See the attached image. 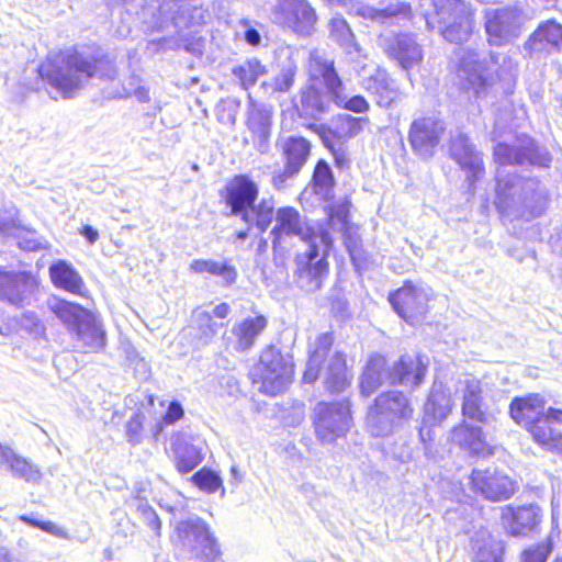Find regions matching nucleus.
I'll return each mask as SVG.
<instances>
[{"mask_svg": "<svg viewBox=\"0 0 562 562\" xmlns=\"http://www.w3.org/2000/svg\"><path fill=\"white\" fill-rule=\"evenodd\" d=\"M329 34L349 55L358 54V58L352 60L353 70L362 89L374 95L379 106L390 108L394 102L402 99V92L387 72L381 69L378 64L361 55V48L355 42V35L345 19L333 18L329 22Z\"/></svg>", "mask_w": 562, "mask_h": 562, "instance_id": "obj_1", "label": "nucleus"}, {"mask_svg": "<svg viewBox=\"0 0 562 562\" xmlns=\"http://www.w3.org/2000/svg\"><path fill=\"white\" fill-rule=\"evenodd\" d=\"M38 72L64 98H72L98 74V66L93 57L69 48L50 53Z\"/></svg>", "mask_w": 562, "mask_h": 562, "instance_id": "obj_2", "label": "nucleus"}, {"mask_svg": "<svg viewBox=\"0 0 562 562\" xmlns=\"http://www.w3.org/2000/svg\"><path fill=\"white\" fill-rule=\"evenodd\" d=\"M515 65L510 58L491 54L488 59H481L476 52H464L460 57L458 76L467 91L472 90L476 98L486 94L495 78H513Z\"/></svg>", "mask_w": 562, "mask_h": 562, "instance_id": "obj_3", "label": "nucleus"}, {"mask_svg": "<svg viewBox=\"0 0 562 562\" xmlns=\"http://www.w3.org/2000/svg\"><path fill=\"white\" fill-rule=\"evenodd\" d=\"M546 196L535 179H521L515 175L503 178L497 175L495 205L502 214L512 210L519 212L520 206L530 209L532 216L542 213Z\"/></svg>", "mask_w": 562, "mask_h": 562, "instance_id": "obj_4", "label": "nucleus"}, {"mask_svg": "<svg viewBox=\"0 0 562 562\" xmlns=\"http://www.w3.org/2000/svg\"><path fill=\"white\" fill-rule=\"evenodd\" d=\"M307 243V249L296 255V272L300 286L307 292L322 288L328 274L327 254L333 238L327 231L318 229V235Z\"/></svg>", "mask_w": 562, "mask_h": 562, "instance_id": "obj_5", "label": "nucleus"}, {"mask_svg": "<svg viewBox=\"0 0 562 562\" xmlns=\"http://www.w3.org/2000/svg\"><path fill=\"white\" fill-rule=\"evenodd\" d=\"M435 15L427 18V25L437 29L445 40L462 43L469 40L474 29L473 12L462 0H432Z\"/></svg>", "mask_w": 562, "mask_h": 562, "instance_id": "obj_6", "label": "nucleus"}, {"mask_svg": "<svg viewBox=\"0 0 562 562\" xmlns=\"http://www.w3.org/2000/svg\"><path fill=\"white\" fill-rule=\"evenodd\" d=\"M176 540L200 562H215L221 547L210 526L198 516L178 520L175 526Z\"/></svg>", "mask_w": 562, "mask_h": 562, "instance_id": "obj_7", "label": "nucleus"}, {"mask_svg": "<svg viewBox=\"0 0 562 562\" xmlns=\"http://www.w3.org/2000/svg\"><path fill=\"white\" fill-rule=\"evenodd\" d=\"M254 382L259 383V391L276 396L286 390L294 375L293 363L276 347L262 350L259 363L252 370Z\"/></svg>", "mask_w": 562, "mask_h": 562, "instance_id": "obj_8", "label": "nucleus"}, {"mask_svg": "<svg viewBox=\"0 0 562 562\" xmlns=\"http://www.w3.org/2000/svg\"><path fill=\"white\" fill-rule=\"evenodd\" d=\"M314 425L317 438L324 443H331L345 436L352 426L349 402L318 403Z\"/></svg>", "mask_w": 562, "mask_h": 562, "instance_id": "obj_9", "label": "nucleus"}, {"mask_svg": "<svg viewBox=\"0 0 562 562\" xmlns=\"http://www.w3.org/2000/svg\"><path fill=\"white\" fill-rule=\"evenodd\" d=\"M316 235L318 231L295 207L282 206L276 211L274 225L270 232L274 250L285 248L293 237L307 241Z\"/></svg>", "mask_w": 562, "mask_h": 562, "instance_id": "obj_10", "label": "nucleus"}, {"mask_svg": "<svg viewBox=\"0 0 562 562\" xmlns=\"http://www.w3.org/2000/svg\"><path fill=\"white\" fill-rule=\"evenodd\" d=\"M522 15L517 9L499 8L485 12V31L492 45L512 43L521 32Z\"/></svg>", "mask_w": 562, "mask_h": 562, "instance_id": "obj_11", "label": "nucleus"}, {"mask_svg": "<svg viewBox=\"0 0 562 562\" xmlns=\"http://www.w3.org/2000/svg\"><path fill=\"white\" fill-rule=\"evenodd\" d=\"M446 132L445 123L436 116H424L413 121L408 140L416 155L423 159L431 158Z\"/></svg>", "mask_w": 562, "mask_h": 562, "instance_id": "obj_12", "label": "nucleus"}, {"mask_svg": "<svg viewBox=\"0 0 562 562\" xmlns=\"http://www.w3.org/2000/svg\"><path fill=\"white\" fill-rule=\"evenodd\" d=\"M272 20L299 33L308 34L317 16L305 0H278L272 10Z\"/></svg>", "mask_w": 562, "mask_h": 562, "instance_id": "obj_13", "label": "nucleus"}, {"mask_svg": "<svg viewBox=\"0 0 562 562\" xmlns=\"http://www.w3.org/2000/svg\"><path fill=\"white\" fill-rule=\"evenodd\" d=\"M394 311L407 323L415 324L427 313L429 293L424 288L405 284L389 296Z\"/></svg>", "mask_w": 562, "mask_h": 562, "instance_id": "obj_14", "label": "nucleus"}, {"mask_svg": "<svg viewBox=\"0 0 562 562\" xmlns=\"http://www.w3.org/2000/svg\"><path fill=\"white\" fill-rule=\"evenodd\" d=\"M471 484L474 492L492 502L508 499L516 491V485L509 476L491 470H474L471 474Z\"/></svg>", "mask_w": 562, "mask_h": 562, "instance_id": "obj_15", "label": "nucleus"}, {"mask_svg": "<svg viewBox=\"0 0 562 562\" xmlns=\"http://www.w3.org/2000/svg\"><path fill=\"white\" fill-rule=\"evenodd\" d=\"M450 157L465 172V181L472 188L484 175L481 154L462 133H458L450 142Z\"/></svg>", "mask_w": 562, "mask_h": 562, "instance_id": "obj_16", "label": "nucleus"}, {"mask_svg": "<svg viewBox=\"0 0 562 562\" xmlns=\"http://www.w3.org/2000/svg\"><path fill=\"white\" fill-rule=\"evenodd\" d=\"M542 518L541 509L537 505L513 507L504 506L501 521L507 533L518 537L527 536L533 531Z\"/></svg>", "mask_w": 562, "mask_h": 562, "instance_id": "obj_17", "label": "nucleus"}, {"mask_svg": "<svg viewBox=\"0 0 562 562\" xmlns=\"http://www.w3.org/2000/svg\"><path fill=\"white\" fill-rule=\"evenodd\" d=\"M531 436L542 449L562 454V409L549 408L531 427Z\"/></svg>", "mask_w": 562, "mask_h": 562, "instance_id": "obj_18", "label": "nucleus"}, {"mask_svg": "<svg viewBox=\"0 0 562 562\" xmlns=\"http://www.w3.org/2000/svg\"><path fill=\"white\" fill-rule=\"evenodd\" d=\"M456 393L462 397V415L479 423L486 422L483 409L482 382L471 374H463L457 383Z\"/></svg>", "mask_w": 562, "mask_h": 562, "instance_id": "obj_19", "label": "nucleus"}, {"mask_svg": "<svg viewBox=\"0 0 562 562\" xmlns=\"http://www.w3.org/2000/svg\"><path fill=\"white\" fill-rule=\"evenodd\" d=\"M428 361L423 356L404 355L387 372L392 384L416 387L424 381Z\"/></svg>", "mask_w": 562, "mask_h": 562, "instance_id": "obj_20", "label": "nucleus"}, {"mask_svg": "<svg viewBox=\"0 0 562 562\" xmlns=\"http://www.w3.org/2000/svg\"><path fill=\"white\" fill-rule=\"evenodd\" d=\"M226 203L235 216L241 217L259 194L258 184L245 175L234 177L226 187Z\"/></svg>", "mask_w": 562, "mask_h": 562, "instance_id": "obj_21", "label": "nucleus"}, {"mask_svg": "<svg viewBox=\"0 0 562 562\" xmlns=\"http://www.w3.org/2000/svg\"><path fill=\"white\" fill-rule=\"evenodd\" d=\"M76 347L85 352L102 351L106 345V333L102 322L93 314L89 313L74 329Z\"/></svg>", "mask_w": 562, "mask_h": 562, "instance_id": "obj_22", "label": "nucleus"}, {"mask_svg": "<svg viewBox=\"0 0 562 562\" xmlns=\"http://www.w3.org/2000/svg\"><path fill=\"white\" fill-rule=\"evenodd\" d=\"M0 464L12 477L25 483L38 485L43 480V473L35 463L2 443H0Z\"/></svg>", "mask_w": 562, "mask_h": 562, "instance_id": "obj_23", "label": "nucleus"}, {"mask_svg": "<svg viewBox=\"0 0 562 562\" xmlns=\"http://www.w3.org/2000/svg\"><path fill=\"white\" fill-rule=\"evenodd\" d=\"M307 71L311 80L321 79L323 81L330 97L339 89H345V85L335 69L334 60L318 50L311 52Z\"/></svg>", "mask_w": 562, "mask_h": 562, "instance_id": "obj_24", "label": "nucleus"}, {"mask_svg": "<svg viewBox=\"0 0 562 562\" xmlns=\"http://www.w3.org/2000/svg\"><path fill=\"white\" fill-rule=\"evenodd\" d=\"M272 111L265 105L250 103L247 126L252 135V144L258 151L265 154L269 149Z\"/></svg>", "mask_w": 562, "mask_h": 562, "instance_id": "obj_25", "label": "nucleus"}, {"mask_svg": "<svg viewBox=\"0 0 562 562\" xmlns=\"http://www.w3.org/2000/svg\"><path fill=\"white\" fill-rule=\"evenodd\" d=\"M34 289V279L25 272H10L2 288L0 300L14 306H24L30 303Z\"/></svg>", "mask_w": 562, "mask_h": 562, "instance_id": "obj_26", "label": "nucleus"}, {"mask_svg": "<svg viewBox=\"0 0 562 562\" xmlns=\"http://www.w3.org/2000/svg\"><path fill=\"white\" fill-rule=\"evenodd\" d=\"M543 398L538 394L515 398L510 404V415L517 424L531 434V427L546 416Z\"/></svg>", "mask_w": 562, "mask_h": 562, "instance_id": "obj_27", "label": "nucleus"}, {"mask_svg": "<svg viewBox=\"0 0 562 562\" xmlns=\"http://www.w3.org/2000/svg\"><path fill=\"white\" fill-rule=\"evenodd\" d=\"M518 143L515 145L497 144L494 148L495 160L499 165L538 164L533 140L525 137L519 139Z\"/></svg>", "mask_w": 562, "mask_h": 562, "instance_id": "obj_28", "label": "nucleus"}, {"mask_svg": "<svg viewBox=\"0 0 562 562\" xmlns=\"http://www.w3.org/2000/svg\"><path fill=\"white\" fill-rule=\"evenodd\" d=\"M452 402L442 383L435 382L424 407V425L440 424L451 412Z\"/></svg>", "mask_w": 562, "mask_h": 562, "instance_id": "obj_29", "label": "nucleus"}, {"mask_svg": "<svg viewBox=\"0 0 562 562\" xmlns=\"http://www.w3.org/2000/svg\"><path fill=\"white\" fill-rule=\"evenodd\" d=\"M387 53L395 58L402 68L409 69L423 59V53L415 38L408 34H401L387 45Z\"/></svg>", "mask_w": 562, "mask_h": 562, "instance_id": "obj_30", "label": "nucleus"}, {"mask_svg": "<svg viewBox=\"0 0 562 562\" xmlns=\"http://www.w3.org/2000/svg\"><path fill=\"white\" fill-rule=\"evenodd\" d=\"M530 52H542L547 49L562 50V25L554 21L541 24L526 43Z\"/></svg>", "mask_w": 562, "mask_h": 562, "instance_id": "obj_31", "label": "nucleus"}, {"mask_svg": "<svg viewBox=\"0 0 562 562\" xmlns=\"http://www.w3.org/2000/svg\"><path fill=\"white\" fill-rule=\"evenodd\" d=\"M267 324V318L262 315L247 317L235 324L232 328V334L236 338L235 349L237 351L249 350L258 336L266 329Z\"/></svg>", "mask_w": 562, "mask_h": 562, "instance_id": "obj_32", "label": "nucleus"}, {"mask_svg": "<svg viewBox=\"0 0 562 562\" xmlns=\"http://www.w3.org/2000/svg\"><path fill=\"white\" fill-rule=\"evenodd\" d=\"M53 284L74 294L82 295L86 286L76 269L65 260H58L49 267Z\"/></svg>", "mask_w": 562, "mask_h": 562, "instance_id": "obj_33", "label": "nucleus"}, {"mask_svg": "<svg viewBox=\"0 0 562 562\" xmlns=\"http://www.w3.org/2000/svg\"><path fill=\"white\" fill-rule=\"evenodd\" d=\"M325 387L330 393H339L350 384L346 358L341 352H335L327 360L323 373Z\"/></svg>", "mask_w": 562, "mask_h": 562, "instance_id": "obj_34", "label": "nucleus"}, {"mask_svg": "<svg viewBox=\"0 0 562 562\" xmlns=\"http://www.w3.org/2000/svg\"><path fill=\"white\" fill-rule=\"evenodd\" d=\"M333 345V337L328 333L321 334L314 345L310 347V358L303 380L306 383L316 381L321 373V364L326 360L329 349Z\"/></svg>", "mask_w": 562, "mask_h": 562, "instance_id": "obj_35", "label": "nucleus"}, {"mask_svg": "<svg viewBox=\"0 0 562 562\" xmlns=\"http://www.w3.org/2000/svg\"><path fill=\"white\" fill-rule=\"evenodd\" d=\"M451 439L458 446L473 454H484L488 449L482 435V428L462 423L451 431Z\"/></svg>", "mask_w": 562, "mask_h": 562, "instance_id": "obj_36", "label": "nucleus"}, {"mask_svg": "<svg viewBox=\"0 0 562 562\" xmlns=\"http://www.w3.org/2000/svg\"><path fill=\"white\" fill-rule=\"evenodd\" d=\"M375 402L383 412L389 414L400 425L411 419L413 415V408L408 400L401 392L392 391L382 393L375 398Z\"/></svg>", "mask_w": 562, "mask_h": 562, "instance_id": "obj_37", "label": "nucleus"}, {"mask_svg": "<svg viewBox=\"0 0 562 562\" xmlns=\"http://www.w3.org/2000/svg\"><path fill=\"white\" fill-rule=\"evenodd\" d=\"M311 145L301 136L289 137L283 144V155L285 165L289 167L290 173H299L307 161Z\"/></svg>", "mask_w": 562, "mask_h": 562, "instance_id": "obj_38", "label": "nucleus"}, {"mask_svg": "<svg viewBox=\"0 0 562 562\" xmlns=\"http://www.w3.org/2000/svg\"><path fill=\"white\" fill-rule=\"evenodd\" d=\"M276 211L272 199H262L260 202L254 203L240 218L245 223L258 228L260 233H263L274 221Z\"/></svg>", "mask_w": 562, "mask_h": 562, "instance_id": "obj_39", "label": "nucleus"}, {"mask_svg": "<svg viewBox=\"0 0 562 562\" xmlns=\"http://www.w3.org/2000/svg\"><path fill=\"white\" fill-rule=\"evenodd\" d=\"M385 364L386 361L382 356L375 355L370 358L360 381L363 395H371L387 379Z\"/></svg>", "mask_w": 562, "mask_h": 562, "instance_id": "obj_40", "label": "nucleus"}, {"mask_svg": "<svg viewBox=\"0 0 562 562\" xmlns=\"http://www.w3.org/2000/svg\"><path fill=\"white\" fill-rule=\"evenodd\" d=\"M49 308L70 331L90 313L79 304L56 297L49 302Z\"/></svg>", "mask_w": 562, "mask_h": 562, "instance_id": "obj_41", "label": "nucleus"}, {"mask_svg": "<svg viewBox=\"0 0 562 562\" xmlns=\"http://www.w3.org/2000/svg\"><path fill=\"white\" fill-rule=\"evenodd\" d=\"M398 426L400 424L383 412L374 401V404L369 408L367 415V427L371 435L374 437L389 436Z\"/></svg>", "mask_w": 562, "mask_h": 562, "instance_id": "obj_42", "label": "nucleus"}, {"mask_svg": "<svg viewBox=\"0 0 562 562\" xmlns=\"http://www.w3.org/2000/svg\"><path fill=\"white\" fill-rule=\"evenodd\" d=\"M189 269L193 273L206 272L212 276H218L223 279L225 285L233 284L237 278L236 269L233 266L215 260L196 259L190 263Z\"/></svg>", "mask_w": 562, "mask_h": 562, "instance_id": "obj_43", "label": "nucleus"}, {"mask_svg": "<svg viewBox=\"0 0 562 562\" xmlns=\"http://www.w3.org/2000/svg\"><path fill=\"white\" fill-rule=\"evenodd\" d=\"M296 72V64L290 60L286 65H284L281 68V70L276 76L262 82V88L265 89V92L270 95H274L290 91L294 85Z\"/></svg>", "mask_w": 562, "mask_h": 562, "instance_id": "obj_44", "label": "nucleus"}, {"mask_svg": "<svg viewBox=\"0 0 562 562\" xmlns=\"http://www.w3.org/2000/svg\"><path fill=\"white\" fill-rule=\"evenodd\" d=\"M330 100L328 93L326 94L311 86L302 93V110L306 115L317 119L329 110Z\"/></svg>", "mask_w": 562, "mask_h": 562, "instance_id": "obj_45", "label": "nucleus"}, {"mask_svg": "<svg viewBox=\"0 0 562 562\" xmlns=\"http://www.w3.org/2000/svg\"><path fill=\"white\" fill-rule=\"evenodd\" d=\"M334 177L328 164L324 160L317 162L313 175V190L324 201L334 198Z\"/></svg>", "mask_w": 562, "mask_h": 562, "instance_id": "obj_46", "label": "nucleus"}, {"mask_svg": "<svg viewBox=\"0 0 562 562\" xmlns=\"http://www.w3.org/2000/svg\"><path fill=\"white\" fill-rule=\"evenodd\" d=\"M173 451L179 472L188 473L195 469L202 461L199 451L192 445L178 442L175 445Z\"/></svg>", "mask_w": 562, "mask_h": 562, "instance_id": "obj_47", "label": "nucleus"}, {"mask_svg": "<svg viewBox=\"0 0 562 562\" xmlns=\"http://www.w3.org/2000/svg\"><path fill=\"white\" fill-rule=\"evenodd\" d=\"M220 327H222V325L214 322L207 312H194L192 328L196 330L195 336L202 341V344H209L217 334Z\"/></svg>", "mask_w": 562, "mask_h": 562, "instance_id": "obj_48", "label": "nucleus"}, {"mask_svg": "<svg viewBox=\"0 0 562 562\" xmlns=\"http://www.w3.org/2000/svg\"><path fill=\"white\" fill-rule=\"evenodd\" d=\"M119 351L125 359V363L135 370V373L142 379L149 374L148 363L139 356L138 351L128 340H121Z\"/></svg>", "mask_w": 562, "mask_h": 562, "instance_id": "obj_49", "label": "nucleus"}, {"mask_svg": "<svg viewBox=\"0 0 562 562\" xmlns=\"http://www.w3.org/2000/svg\"><path fill=\"white\" fill-rule=\"evenodd\" d=\"M266 68L258 59H249L234 69V75L240 80L244 89L254 86L258 78L262 76Z\"/></svg>", "mask_w": 562, "mask_h": 562, "instance_id": "obj_50", "label": "nucleus"}, {"mask_svg": "<svg viewBox=\"0 0 562 562\" xmlns=\"http://www.w3.org/2000/svg\"><path fill=\"white\" fill-rule=\"evenodd\" d=\"M358 14L363 18L371 19L373 21L384 22L386 19L397 15L408 16L409 5L405 3L390 5L384 10H378L369 5H361L358 9Z\"/></svg>", "mask_w": 562, "mask_h": 562, "instance_id": "obj_51", "label": "nucleus"}, {"mask_svg": "<svg viewBox=\"0 0 562 562\" xmlns=\"http://www.w3.org/2000/svg\"><path fill=\"white\" fill-rule=\"evenodd\" d=\"M20 234L21 232L15 224L12 221L9 222L4 220L0 211V239L3 241L9 238L20 239ZM18 245L20 248L27 251H34L40 247V243L35 239L19 240Z\"/></svg>", "mask_w": 562, "mask_h": 562, "instance_id": "obj_52", "label": "nucleus"}, {"mask_svg": "<svg viewBox=\"0 0 562 562\" xmlns=\"http://www.w3.org/2000/svg\"><path fill=\"white\" fill-rule=\"evenodd\" d=\"M345 89H339L330 98L331 101L341 109L348 110L355 113H367L370 109L369 102L362 95H353L348 98L344 93Z\"/></svg>", "mask_w": 562, "mask_h": 562, "instance_id": "obj_53", "label": "nucleus"}, {"mask_svg": "<svg viewBox=\"0 0 562 562\" xmlns=\"http://www.w3.org/2000/svg\"><path fill=\"white\" fill-rule=\"evenodd\" d=\"M325 211L328 216L329 225L337 231H342V228L349 226L347 222L348 213H349V202L342 201L339 203H331L325 207Z\"/></svg>", "mask_w": 562, "mask_h": 562, "instance_id": "obj_54", "label": "nucleus"}, {"mask_svg": "<svg viewBox=\"0 0 562 562\" xmlns=\"http://www.w3.org/2000/svg\"><path fill=\"white\" fill-rule=\"evenodd\" d=\"M19 520H21L25 524H29L32 527L40 528L41 530H43L52 536H55L57 538H61V539L68 538L67 530L50 520L42 521V520L35 518L33 515H31V516L21 515V516H19Z\"/></svg>", "mask_w": 562, "mask_h": 562, "instance_id": "obj_55", "label": "nucleus"}, {"mask_svg": "<svg viewBox=\"0 0 562 562\" xmlns=\"http://www.w3.org/2000/svg\"><path fill=\"white\" fill-rule=\"evenodd\" d=\"M192 479L196 486L209 493H214L222 485L221 477L215 472L205 469L196 472Z\"/></svg>", "mask_w": 562, "mask_h": 562, "instance_id": "obj_56", "label": "nucleus"}, {"mask_svg": "<svg viewBox=\"0 0 562 562\" xmlns=\"http://www.w3.org/2000/svg\"><path fill=\"white\" fill-rule=\"evenodd\" d=\"M550 551L549 543L530 547L521 553L520 562H546Z\"/></svg>", "mask_w": 562, "mask_h": 562, "instance_id": "obj_57", "label": "nucleus"}, {"mask_svg": "<svg viewBox=\"0 0 562 562\" xmlns=\"http://www.w3.org/2000/svg\"><path fill=\"white\" fill-rule=\"evenodd\" d=\"M143 420L142 416L135 414L132 416L126 424V436L128 442L133 446L140 443L142 441Z\"/></svg>", "mask_w": 562, "mask_h": 562, "instance_id": "obj_58", "label": "nucleus"}, {"mask_svg": "<svg viewBox=\"0 0 562 562\" xmlns=\"http://www.w3.org/2000/svg\"><path fill=\"white\" fill-rule=\"evenodd\" d=\"M145 524L157 535H160L161 522L156 512L147 504L138 506Z\"/></svg>", "mask_w": 562, "mask_h": 562, "instance_id": "obj_59", "label": "nucleus"}, {"mask_svg": "<svg viewBox=\"0 0 562 562\" xmlns=\"http://www.w3.org/2000/svg\"><path fill=\"white\" fill-rule=\"evenodd\" d=\"M341 232H344L345 244L349 251V255H350L351 259L353 261H356L360 257V252H361L360 251L361 249L359 247L360 239L356 233L351 232L350 226L342 228Z\"/></svg>", "mask_w": 562, "mask_h": 562, "instance_id": "obj_60", "label": "nucleus"}, {"mask_svg": "<svg viewBox=\"0 0 562 562\" xmlns=\"http://www.w3.org/2000/svg\"><path fill=\"white\" fill-rule=\"evenodd\" d=\"M341 122L345 126V135L348 137H353L362 131L363 124L368 123V119L345 115L341 119Z\"/></svg>", "mask_w": 562, "mask_h": 562, "instance_id": "obj_61", "label": "nucleus"}, {"mask_svg": "<svg viewBox=\"0 0 562 562\" xmlns=\"http://www.w3.org/2000/svg\"><path fill=\"white\" fill-rule=\"evenodd\" d=\"M183 416V408L178 402H172L168 406V409L165 414V422L167 424H172L179 420Z\"/></svg>", "mask_w": 562, "mask_h": 562, "instance_id": "obj_62", "label": "nucleus"}, {"mask_svg": "<svg viewBox=\"0 0 562 562\" xmlns=\"http://www.w3.org/2000/svg\"><path fill=\"white\" fill-rule=\"evenodd\" d=\"M297 173H290L289 172V167L285 165L284 166V170L282 172H279V173H276L272 178V184L274 188L277 189H281L282 187H284V184L286 183V181L290 179V178H293L294 176H296Z\"/></svg>", "mask_w": 562, "mask_h": 562, "instance_id": "obj_63", "label": "nucleus"}, {"mask_svg": "<svg viewBox=\"0 0 562 562\" xmlns=\"http://www.w3.org/2000/svg\"><path fill=\"white\" fill-rule=\"evenodd\" d=\"M474 562H501L497 553L493 551L480 550Z\"/></svg>", "mask_w": 562, "mask_h": 562, "instance_id": "obj_64", "label": "nucleus"}]
</instances>
